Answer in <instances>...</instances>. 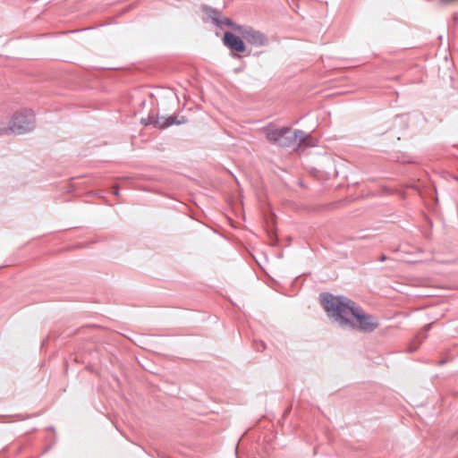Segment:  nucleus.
Listing matches in <instances>:
<instances>
[{
  "label": "nucleus",
  "instance_id": "nucleus-11",
  "mask_svg": "<svg viewBox=\"0 0 458 458\" xmlns=\"http://www.w3.org/2000/svg\"><path fill=\"white\" fill-rule=\"evenodd\" d=\"M113 193H114L115 196H118V194H119V191H118V188H117V187H115V188L114 189Z\"/></svg>",
  "mask_w": 458,
  "mask_h": 458
},
{
  "label": "nucleus",
  "instance_id": "nucleus-7",
  "mask_svg": "<svg viewBox=\"0 0 458 458\" xmlns=\"http://www.w3.org/2000/svg\"><path fill=\"white\" fill-rule=\"evenodd\" d=\"M185 122L184 118L182 117V119H177V116H169V117H157L154 121V125L160 129H165L166 127H169L173 124H181Z\"/></svg>",
  "mask_w": 458,
  "mask_h": 458
},
{
  "label": "nucleus",
  "instance_id": "nucleus-2",
  "mask_svg": "<svg viewBox=\"0 0 458 458\" xmlns=\"http://www.w3.org/2000/svg\"><path fill=\"white\" fill-rule=\"evenodd\" d=\"M34 127V114L30 110H24L14 114L8 124L0 121V135H21L32 131Z\"/></svg>",
  "mask_w": 458,
  "mask_h": 458
},
{
  "label": "nucleus",
  "instance_id": "nucleus-9",
  "mask_svg": "<svg viewBox=\"0 0 458 458\" xmlns=\"http://www.w3.org/2000/svg\"><path fill=\"white\" fill-rule=\"evenodd\" d=\"M420 340H419L418 338L414 339L408 346V349H407V352H413L414 351H416L420 344Z\"/></svg>",
  "mask_w": 458,
  "mask_h": 458
},
{
  "label": "nucleus",
  "instance_id": "nucleus-13",
  "mask_svg": "<svg viewBox=\"0 0 458 458\" xmlns=\"http://www.w3.org/2000/svg\"><path fill=\"white\" fill-rule=\"evenodd\" d=\"M141 123H143L144 124H148V123L144 119H141Z\"/></svg>",
  "mask_w": 458,
  "mask_h": 458
},
{
  "label": "nucleus",
  "instance_id": "nucleus-8",
  "mask_svg": "<svg viewBox=\"0 0 458 458\" xmlns=\"http://www.w3.org/2000/svg\"><path fill=\"white\" fill-rule=\"evenodd\" d=\"M209 17L212 19L213 22L218 26V27H222L224 25L225 26H228V27H231L232 29L237 30V27H241L240 25H237L235 23H233L230 19L228 18H219L217 17L216 15V13L215 10H211L210 13H209Z\"/></svg>",
  "mask_w": 458,
  "mask_h": 458
},
{
  "label": "nucleus",
  "instance_id": "nucleus-1",
  "mask_svg": "<svg viewBox=\"0 0 458 458\" xmlns=\"http://www.w3.org/2000/svg\"><path fill=\"white\" fill-rule=\"evenodd\" d=\"M320 302L327 317L333 324L343 328L351 325V318L356 303L343 295H333L328 293H321Z\"/></svg>",
  "mask_w": 458,
  "mask_h": 458
},
{
  "label": "nucleus",
  "instance_id": "nucleus-6",
  "mask_svg": "<svg viewBox=\"0 0 458 458\" xmlns=\"http://www.w3.org/2000/svg\"><path fill=\"white\" fill-rule=\"evenodd\" d=\"M223 43L231 50L236 51L238 53H242L246 50V46L243 40L240 37L229 31L225 32L223 37Z\"/></svg>",
  "mask_w": 458,
  "mask_h": 458
},
{
  "label": "nucleus",
  "instance_id": "nucleus-12",
  "mask_svg": "<svg viewBox=\"0 0 458 458\" xmlns=\"http://www.w3.org/2000/svg\"><path fill=\"white\" fill-rule=\"evenodd\" d=\"M403 261H405V262H411V259H404L403 258Z\"/></svg>",
  "mask_w": 458,
  "mask_h": 458
},
{
  "label": "nucleus",
  "instance_id": "nucleus-5",
  "mask_svg": "<svg viewBox=\"0 0 458 458\" xmlns=\"http://www.w3.org/2000/svg\"><path fill=\"white\" fill-rule=\"evenodd\" d=\"M237 31L240 32L244 40L254 47H266L269 43L268 38L263 32L251 27H237Z\"/></svg>",
  "mask_w": 458,
  "mask_h": 458
},
{
  "label": "nucleus",
  "instance_id": "nucleus-3",
  "mask_svg": "<svg viewBox=\"0 0 458 458\" xmlns=\"http://www.w3.org/2000/svg\"><path fill=\"white\" fill-rule=\"evenodd\" d=\"M263 131L268 141L282 147H292L295 143L297 145L306 144V136L303 131L299 130L292 133L288 127L278 129L269 126L264 128Z\"/></svg>",
  "mask_w": 458,
  "mask_h": 458
},
{
  "label": "nucleus",
  "instance_id": "nucleus-10",
  "mask_svg": "<svg viewBox=\"0 0 458 458\" xmlns=\"http://www.w3.org/2000/svg\"><path fill=\"white\" fill-rule=\"evenodd\" d=\"M386 255H381L380 258H379V261L383 262L385 260H386Z\"/></svg>",
  "mask_w": 458,
  "mask_h": 458
},
{
  "label": "nucleus",
  "instance_id": "nucleus-4",
  "mask_svg": "<svg viewBox=\"0 0 458 458\" xmlns=\"http://www.w3.org/2000/svg\"><path fill=\"white\" fill-rule=\"evenodd\" d=\"M378 327L377 319L366 313L359 305H356L351 318V325L346 329L372 332Z\"/></svg>",
  "mask_w": 458,
  "mask_h": 458
}]
</instances>
